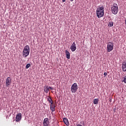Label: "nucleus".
<instances>
[{
    "mask_svg": "<svg viewBox=\"0 0 126 126\" xmlns=\"http://www.w3.org/2000/svg\"><path fill=\"white\" fill-rule=\"evenodd\" d=\"M96 16L97 18H101L104 16V6H99L96 9Z\"/></svg>",
    "mask_w": 126,
    "mask_h": 126,
    "instance_id": "f257e3e1",
    "label": "nucleus"
},
{
    "mask_svg": "<svg viewBox=\"0 0 126 126\" xmlns=\"http://www.w3.org/2000/svg\"><path fill=\"white\" fill-rule=\"evenodd\" d=\"M30 53V47L28 45H26L23 51V58H26L28 56H29Z\"/></svg>",
    "mask_w": 126,
    "mask_h": 126,
    "instance_id": "f03ea898",
    "label": "nucleus"
},
{
    "mask_svg": "<svg viewBox=\"0 0 126 126\" xmlns=\"http://www.w3.org/2000/svg\"><path fill=\"white\" fill-rule=\"evenodd\" d=\"M111 11L113 14H117L118 11H119V6L118 4L114 3L113 6L111 7Z\"/></svg>",
    "mask_w": 126,
    "mask_h": 126,
    "instance_id": "7ed1b4c3",
    "label": "nucleus"
},
{
    "mask_svg": "<svg viewBox=\"0 0 126 126\" xmlns=\"http://www.w3.org/2000/svg\"><path fill=\"white\" fill-rule=\"evenodd\" d=\"M77 89H78V86L76 83H74L72 85L71 87V90L72 93H75L76 91H77Z\"/></svg>",
    "mask_w": 126,
    "mask_h": 126,
    "instance_id": "20e7f679",
    "label": "nucleus"
},
{
    "mask_svg": "<svg viewBox=\"0 0 126 126\" xmlns=\"http://www.w3.org/2000/svg\"><path fill=\"white\" fill-rule=\"evenodd\" d=\"M114 49V43L112 42H108L107 46V52H112Z\"/></svg>",
    "mask_w": 126,
    "mask_h": 126,
    "instance_id": "39448f33",
    "label": "nucleus"
},
{
    "mask_svg": "<svg viewBox=\"0 0 126 126\" xmlns=\"http://www.w3.org/2000/svg\"><path fill=\"white\" fill-rule=\"evenodd\" d=\"M22 118V116L20 113H18L17 114L16 117V122H20L21 121V119Z\"/></svg>",
    "mask_w": 126,
    "mask_h": 126,
    "instance_id": "423d86ee",
    "label": "nucleus"
},
{
    "mask_svg": "<svg viewBox=\"0 0 126 126\" xmlns=\"http://www.w3.org/2000/svg\"><path fill=\"white\" fill-rule=\"evenodd\" d=\"M11 83V78L9 77H7L6 80V86L9 87Z\"/></svg>",
    "mask_w": 126,
    "mask_h": 126,
    "instance_id": "0eeeda50",
    "label": "nucleus"
},
{
    "mask_svg": "<svg viewBox=\"0 0 126 126\" xmlns=\"http://www.w3.org/2000/svg\"><path fill=\"white\" fill-rule=\"evenodd\" d=\"M43 126H50V122H49L48 118H45L43 121Z\"/></svg>",
    "mask_w": 126,
    "mask_h": 126,
    "instance_id": "6e6552de",
    "label": "nucleus"
},
{
    "mask_svg": "<svg viewBox=\"0 0 126 126\" xmlns=\"http://www.w3.org/2000/svg\"><path fill=\"white\" fill-rule=\"evenodd\" d=\"M70 50L72 52H74L76 50V44L75 42H73L70 46Z\"/></svg>",
    "mask_w": 126,
    "mask_h": 126,
    "instance_id": "1a4fd4ad",
    "label": "nucleus"
},
{
    "mask_svg": "<svg viewBox=\"0 0 126 126\" xmlns=\"http://www.w3.org/2000/svg\"><path fill=\"white\" fill-rule=\"evenodd\" d=\"M50 109L52 112H55L56 111V105L54 103L51 104Z\"/></svg>",
    "mask_w": 126,
    "mask_h": 126,
    "instance_id": "9d476101",
    "label": "nucleus"
},
{
    "mask_svg": "<svg viewBox=\"0 0 126 126\" xmlns=\"http://www.w3.org/2000/svg\"><path fill=\"white\" fill-rule=\"evenodd\" d=\"M122 70L123 71H126V62H124L122 63Z\"/></svg>",
    "mask_w": 126,
    "mask_h": 126,
    "instance_id": "9b49d317",
    "label": "nucleus"
},
{
    "mask_svg": "<svg viewBox=\"0 0 126 126\" xmlns=\"http://www.w3.org/2000/svg\"><path fill=\"white\" fill-rule=\"evenodd\" d=\"M63 121L65 125H66V126H69V122H68V119H67V118H64Z\"/></svg>",
    "mask_w": 126,
    "mask_h": 126,
    "instance_id": "f8f14e48",
    "label": "nucleus"
},
{
    "mask_svg": "<svg viewBox=\"0 0 126 126\" xmlns=\"http://www.w3.org/2000/svg\"><path fill=\"white\" fill-rule=\"evenodd\" d=\"M65 55H66V57L68 60H69L70 59V53H69V52L67 50H65Z\"/></svg>",
    "mask_w": 126,
    "mask_h": 126,
    "instance_id": "ddd939ff",
    "label": "nucleus"
},
{
    "mask_svg": "<svg viewBox=\"0 0 126 126\" xmlns=\"http://www.w3.org/2000/svg\"><path fill=\"white\" fill-rule=\"evenodd\" d=\"M44 91L45 93H48L49 91H50L49 87L48 86H46L44 87Z\"/></svg>",
    "mask_w": 126,
    "mask_h": 126,
    "instance_id": "4468645a",
    "label": "nucleus"
},
{
    "mask_svg": "<svg viewBox=\"0 0 126 126\" xmlns=\"http://www.w3.org/2000/svg\"><path fill=\"white\" fill-rule=\"evenodd\" d=\"M108 26L109 27H113V26H114V22H113V21H110L109 22Z\"/></svg>",
    "mask_w": 126,
    "mask_h": 126,
    "instance_id": "2eb2a0df",
    "label": "nucleus"
},
{
    "mask_svg": "<svg viewBox=\"0 0 126 126\" xmlns=\"http://www.w3.org/2000/svg\"><path fill=\"white\" fill-rule=\"evenodd\" d=\"M98 102H99V98H95L94 100V105H97Z\"/></svg>",
    "mask_w": 126,
    "mask_h": 126,
    "instance_id": "dca6fc26",
    "label": "nucleus"
},
{
    "mask_svg": "<svg viewBox=\"0 0 126 126\" xmlns=\"http://www.w3.org/2000/svg\"><path fill=\"white\" fill-rule=\"evenodd\" d=\"M47 100L50 104H53V99H52V98L51 96H48V98H47Z\"/></svg>",
    "mask_w": 126,
    "mask_h": 126,
    "instance_id": "f3484780",
    "label": "nucleus"
},
{
    "mask_svg": "<svg viewBox=\"0 0 126 126\" xmlns=\"http://www.w3.org/2000/svg\"><path fill=\"white\" fill-rule=\"evenodd\" d=\"M31 65V64L30 63H28L26 66V69H28V68H29V67H30Z\"/></svg>",
    "mask_w": 126,
    "mask_h": 126,
    "instance_id": "a211bd4d",
    "label": "nucleus"
},
{
    "mask_svg": "<svg viewBox=\"0 0 126 126\" xmlns=\"http://www.w3.org/2000/svg\"><path fill=\"white\" fill-rule=\"evenodd\" d=\"M108 74V73H107V72H104V77H106V76H107V75Z\"/></svg>",
    "mask_w": 126,
    "mask_h": 126,
    "instance_id": "6ab92c4d",
    "label": "nucleus"
},
{
    "mask_svg": "<svg viewBox=\"0 0 126 126\" xmlns=\"http://www.w3.org/2000/svg\"><path fill=\"white\" fill-rule=\"evenodd\" d=\"M49 89H50L51 90H53L54 88L51 87H49Z\"/></svg>",
    "mask_w": 126,
    "mask_h": 126,
    "instance_id": "aec40b11",
    "label": "nucleus"
},
{
    "mask_svg": "<svg viewBox=\"0 0 126 126\" xmlns=\"http://www.w3.org/2000/svg\"><path fill=\"white\" fill-rule=\"evenodd\" d=\"M63 2H64V1H65V0H62Z\"/></svg>",
    "mask_w": 126,
    "mask_h": 126,
    "instance_id": "412c9836",
    "label": "nucleus"
},
{
    "mask_svg": "<svg viewBox=\"0 0 126 126\" xmlns=\"http://www.w3.org/2000/svg\"><path fill=\"white\" fill-rule=\"evenodd\" d=\"M70 1H73V0H70Z\"/></svg>",
    "mask_w": 126,
    "mask_h": 126,
    "instance_id": "4be33fe9",
    "label": "nucleus"
}]
</instances>
